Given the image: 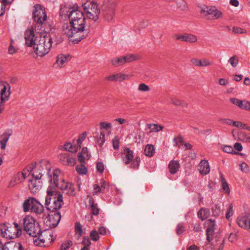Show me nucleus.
Wrapping results in <instances>:
<instances>
[{"mask_svg": "<svg viewBox=\"0 0 250 250\" xmlns=\"http://www.w3.org/2000/svg\"><path fill=\"white\" fill-rule=\"evenodd\" d=\"M105 142V134L103 132H101L99 135L97 136V142L100 147H101Z\"/></svg>", "mask_w": 250, "mask_h": 250, "instance_id": "nucleus-39", "label": "nucleus"}, {"mask_svg": "<svg viewBox=\"0 0 250 250\" xmlns=\"http://www.w3.org/2000/svg\"><path fill=\"white\" fill-rule=\"evenodd\" d=\"M233 206H232V204H230L229 208H228V211L226 214V218L227 219H229V218L233 215Z\"/></svg>", "mask_w": 250, "mask_h": 250, "instance_id": "nucleus-54", "label": "nucleus"}, {"mask_svg": "<svg viewBox=\"0 0 250 250\" xmlns=\"http://www.w3.org/2000/svg\"><path fill=\"white\" fill-rule=\"evenodd\" d=\"M234 126L250 131V126L241 122L235 121Z\"/></svg>", "mask_w": 250, "mask_h": 250, "instance_id": "nucleus-41", "label": "nucleus"}, {"mask_svg": "<svg viewBox=\"0 0 250 250\" xmlns=\"http://www.w3.org/2000/svg\"><path fill=\"white\" fill-rule=\"evenodd\" d=\"M138 89L139 91H140L147 92L150 90V88L145 83H142L139 85Z\"/></svg>", "mask_w": 250, "mask_h": 250, "instance_id": "nucleus-50", "label": "nucleus"}, {"mask_svg": "<svg viewBox=\"0 0 250 250\" xmlns=\"http://www.w3.org/2000/svg\"><path fill=\"white\" fill-rule=\"evenodd\" d=\"M129 76L128 74L118 73L105 77V79L110 82L121 83L124 81L128 80Z\"/></svg>", "mask_w": 250, "mask_h": 250, "instance_id": "nucleus-17", "label": "nucleus"}, {"mask_svg": "<svg viewBox=\"0 0 250 250\" xmlns=\"http://www.w3.org/2000/svg\"><path fill=\"white\" fill-rule=\"evenodd\" d=\"M199 172L202 175H206L210 171V167L208 161L202 160L198 166Z\"/></svg>", "mask_w": 250, "mask_h": 250, "instance_id": "nucleus-22", "label": "nucleus"}, {"mask_svg": "<svg viewBox=\"0 0 250 250\" xmlns=\"http://www.w3.org/2000/svg\"><path fill=\"white\" fill-rule=\"evenodd\" d=\"M22 208L25 212L30 210L37 214H40L44 211L43 206L33 197H29L25 200L23 203Z\"/></svg>", "mask_w": 250, "mask_h": 250, "instance_id": "nucleus-9", "label": "nucleus"}, {"mask_svg": "<svg viewBox=\"0 0 250 250\" xmlns=\"http://www.w3.org/2000/svg\"><path fill=\"white\" fill-rule=\"evenodd\" d=\"M45 206L50 212L58 211L63 205L62 195L59 194L57 196L54 190L47 189Z\"/></svg>", "mask_w": 250, "mask_h": 250, "instance_id": "nucleus-5", "label": "nucleus"}, {"mask_svg": "<svg viewBox=\"0 0 250 250\" xmlns=\"http://www.w3.org/2000/svg\"><path fill=\"white\" fill-rule=\"evenodd\" d=\"M149 22L147 20H143L140 24V27L142 29L146 28L147 26L148 25Z\"/></svg>", "mask_w": 250, "mask_h": 250, "instance_id": "nucleus-64", "label": "nucleus"}, {"mask_svg": "<svg viewBox=\"0 0 250 250\" xmlns=\"http://www.w3.org/2000/svg\"><path fill=\"white\" fill-rule=\"evenodd\" d=\"M220 121L224 124H228L233 126H234V123L235 122L231 119L227 118L221 119Z\"/></svg>", "mask_w": 250, "mask_h": 250, "instance_id": "nucleus-58", "label": "nucleus"}, {"mask_svg": "<svg viewBox=\"0 0 250 250\" xmlns=\"http://www.w3.org/2000/svg\"><path fill=\"white\" fill-rule=\"evenodd\" d=\"M60 173L59 169H55L52 171V181L50 183V185L47 189L54 190L56 188L63 191V192L71 196H74L76 194L74 185L67 183L64 179H62L60 183L58 182V175Z\"/></svg>", "mask_w": 250, "mask_h": 250, "instance_id": "nucleus-4", "label": "nucleus"}, {"mask_svg": "<svg viewBox=\"0 0 250 250\" xmlns=\"http://www.w3.org/2000/svg\"><path fill=\"white\" fill-rule=\"evenodd\" d=\"M155 153V148L153 145L147 144L145 148L144 154L149 157H151Z\"/></svg>", "mask_w": 250, "mask_h": 250, "instance_id": "nucleus-28", "label": "nucleus"}, {"mask_svg": "<svg viewBox=\"0 0 250 250\" xmlns=\"http://www.w3.org/2000/svg\"><path fill=\"white\" fill-rule=\"evenodd\" d=\"M22 245L18 242L10 241L5 243L4 245L3 250H23Z\"/></svg>", "mask_w": 250, "mask_h": 250, "instance_id": "nucleus-21", "label": "nucleus"}, {"mask_svg": "<svg viewBox=\"0 0 250 250\" xmlns=\"http://www.w3.org/2000/svg\"><path fill=\"white\" fill-rule=\"evenodd\" d=\"M237 223L243 229H250V217L246 215L238 217L237 219Z\"/></svg>", "mask_w": 250, "mask_h": 250, "instance_id": "nucleus-20", "label": "nucleus"}, {"mask_svg": "<svg viewBox=\"0 0 250 250\" xmlns=\"http://www.w3.org/2000/svg\"><path fill=\"white\" fill-rule=\"evenodd\" d=\"M183 41L190 43H194L197 41V38L196 36L192 34H184Z\"/></svg>", "mask_w": 250, "mask_h": 250, "instance_id": "nucleus-33", "label": "nucleus"}, {"mask_svg": "<svg viewBox=\"0 0 250 250\" xmlns=\"http://www.w3.org/2000/svg\"><path fill=\"white\" fill-rule=\"evenodd\" d=\"M214 229H207L206 235L207 240L210 242L212 240V237L214 234Z\"/></svg>", "mask_w": 250, "mask_h": 250, "instance_id": "nucleus-52", "label": "nucleus"}, {"mask_svg": "<svg viewBox=\"0 0 250 250\" xmlns=\"http://www.w3.org/2000/svg\"><path fill=\"white\" fill-rule=\"evenodd\" d=\"M229 62L233 67H235L238 63V59L236 56H233L229 58Z\"/></svg>", "mask_w": 250, "mask_h": 250, "instance_id": "nucleus-47", "label": "nucleus"}, {"mask_svg": "<svg viewBox=\"0 0 250 250\" xmlns=\"http://www.w3.org/2000/svg\"><path fill=\"white\" fill-rule=\"evenodd\" d=\"M124 59L123 57L114 58L111 60V62L113 65L118 66L125 63Z\"/></svg>", "mask_w": 250, "mask_h": 250, "instance_id": "nucleus-35", "label": "nucleus"}, {"mask_svg": "<svg viewBox=\"0 0 250 250\" xmlns=\"http://www.w3.org/2000/svg\"><path fill=\"white\" fill-rule=\"evenodd\" d=\"M61 213L59 211L50 212L44 220V223L49 228H54L59 224L61 220Z\"/></svg>", "mask_w": 250, "mask_h": 250, "instance_id": "nucleus-13", "label": "nucleus"}, {"mask_svg": "<svg viewBox=\"0 0 250 250\" xmlns=\"http://www.w3.org/2000/svg\"><path fill=\"white\" fill-rule=\"evenodd\" d=\"M123 58L125 63L131 62L136 59L135 56L132 54L125 56Z\"/></svg>", "mask_w": 250, "mask_h": 250, "instance_id": "nucleus-57", "label": "nucleus"}, {"mask_svg": "<svg viewBox=\"0 0 250 250\" xmlns=\"http://www.w3.org/2000/svg\"><path fill=\"white\" fill-rule=\"evenodd\" d=\"M220 178L222 182V187L223 190H224L226 193L229 194L230 192V190L229 187V185L226 182L225 179L223 177L222 173H220Z\"/></svg>", "mask_w": 250, "mask_h": 250, "instance_id": "nucleus-34", "label": "nucleus"}, {"mask_svg": "<svg viewBox=\"0 0 250 250\" xmlns=\"http://www.w3.org/2000/svg\"><path fill=\"white\" fill-rule=\"evenodd\" d=\"M21 175L20 173H18L9 182L8 187H14L18 184L21 182Z\"/></svg>", "mask_w": 250, "mask_h": 250, "instance_id": "nucleus-32", "label": "nucleus"}, {"mask_svg": "<svg viewBox=\"0 0 250 250\" xmlns=\"http://www.w3.org/2000/svg\"><path fill=\"white\" fill-rule=\"evenodd\" d=\"M170 101L173 104L176 106H182L183 107H187L188 105L187 103L183 102L182 101L178 99L171 98Z\"/></svg>", "mask_w": 250, "mask_h": 250, "instance_id": "nucleus-36", "label": "nucleus"}, {"mask_svg": "<svg viewBox=\"0 0 250 250\" xmlns=\"http://www.w3.org/2000/svg\"><path fill=\"white\" fill-rule=\"evenodd\" d=\"M242 109L250 111V102L248 101L244 102Z\"/></svg>", "mask_w": 250, "mask_h": 250, "instance_id": "nucleus-63", "label": "nucleus"}, {"mask_svg": "<svg viewBox=\"0 0 250 250\" xmlns=\"http://www.w3.org/2000/svg\"><path fill=\"white\" fill-rule=\"evenodd\" d=\"M86 136V133L85 132H83L82 134L79 135V138L77 140V145H76L78 146H79V148H81L82 143L85 138Z\"/></svg>", "mask_w": 250, "mask_h": 250, "instance_id": "nucleus-49", "label": "nucleus"}, {"mask_svg": "<svg viewBox=\"0 0 250 250\" xmlns=\"http://www.w3.org/2000/svg\"><path fill=\"white\" fill-rule=\"evenodd\" d=\"M176 1L177 5L181 9H184L186 7V2L184 0H174Z\"/></svg>", "mask_w": 250, "mask_h": 250, "instance_id": "nucleus-60", "label": "nucleus"}, {"mask_svg": "<svg viewBox=\"0 0 250 250\" xmlns=\"http://www.w3.org/2000/svg\"><path fill=\"white\" fill-rule=\"evenodd\" d=\"M191 62L195 66L200 67L208 66L211 64L210 61L207 59L199 60L196 58H193L191 60Z\"/></svg>", "mask_w": 250, "mask_h": 250, "instance_id": "nucleus-24", "label": "nucleus"}, {"mask_svg": "<svg viewBox=\"0 0 250 250\" xmlns=\"http://www.w3.org/2000/svg\"><path fill=\"white\" fill-rule=\"evenodd\" d=\"M40 180L41 179H36V178H34V179L29 180L28 187L32 193H37L41 188L42 184L40 181Z\"/></svg>", "mask_w": 250, "mask_h": 250, "instance_id": "nucleus-19", "label": "nucleus"}, {"mask_svg": "<svg viewBox=\"0 0 250 250\" xmlns=\"http://www.w3.org/2000/svg\"><path fill=\"white\" fill-rule=\"evenodd\" d=\"M75 232L76 234L78 235V237H80L82 235V227L79 222H76L75 224Z\"/></svg>", "mask_w": 250, "mask_h": 250, "instance_id": "nucleus-42", "label": "nucleus"}, {"mask_svg": "<svg viewBox=\"0 0 250 250\" xmlns=\"http://www.w3.org/2000/svg\"><path fill=\"white\" fill-rule=\"evenodd\" d=\"M64 149L70 152L75 153L79 149L76 145H72L70 143H67L64 145Z\"/></svg>", "mask_w": 250, "mask_h": 250, "instance_id": "nucleus-30", "label": "nucleus"}, {"mask_svg": "<svg viewBox=\"0 0 250 250\" xmlns=\"http://www.w3.org/2000/svg\"><path fill=\"white\" fill-rule=\"evenodd\" d=\"M22 224L24 230L31 236L38 237L40 241L42 243L46 242V239L44 236L46 235L45 233L41 231V229L38 223H36L35 219L30 215L26 216L22 220Z\"/></svg>", "mask_w": 250, "mask_h": 250, "instance_id": "nucleus-3", "label": "nucleus"}, {"mask_svg": "<svg viewBox=\"0 0 250 250\" xmlns=\"http://www.w3.org/2000/svg\"><path fill=\"white\" fill-rule=\"evenodd\" d=\"M82 6L85 17L89 20H92L94 22H97L99 19L100 9L96 2L90 0L83 3Z\"/></svg>", "mask_w": 250, "mask_h": 250, "instance_id": "nucleus-8", "label": "nucleus"}, {"mask_svg": "<svg viewBox=\"0 0 250 250\" xmlns=\"http://www.w3.org/2000/svg\"><path fill=\"white\" fill-rule=\"evenodd\" d=\"M21 228L17 223H13V225L4 223L0 224V235L7 239H12L19 237L21 234Z\"/></svg>", "mask_w": 250, "mask_h": 250, "instance_id": "nucleus-6", "label": "nucleus"}, {"mask_svg": "<svg viewBox=\"0 0 250 250\" xmlns=\"http://www.w3.org/2000/svg\"><path fill=\"white\" fill-rule=\"evenodd\" d=\"M124 156L123 157V161L125 165L130 164V167L134 169H137L140 165V158L139 156L136 157L134 159V153L132 150L129 148H126L124 149Z\"/></svg>", "mask_w": 250, "mask_h": 250, "instance_id": "nucleus-10", "label": "nucleus"}, {"mask_svg": "<svg viewBox=\"0 0 250 250\" xmlns=\"http://www.w3.org/2000/svg\"><path fill=\"white\" fill-rule=\"evenodd\" d=\"M148 128L150 129V133L152 132H158L162 130L164 126L159 124H149L147 125Z\"/></svg>", "mask_w": 250, "mask_h": 250, "instance_id": "nucleus-31", "label": "nucleus"}, {"mask_svg": "<svg viewBox=\"0 0 250 250\" xmlns=\"http://www.w3.org/2000/svg\"><path fill=\"white\" fill-rule=\"evenodd\" d=\"M51 166L48 161L42 160L35 166L33 165L27 167V170L30 171L32 176L36 179H48L49 182L52 181L53 173L51 171Z\"/></svg>", "mask_w": 250, "mask_h": 250, "instance_id": "nucleus-2", "label": "nucleus"}, {"mask_svg": "<svg viewBox=\"0 0 250 250\" xmlns=\"http://www.w3.org/2000/svg\"><path fill=\"white\" fill-rule=\"evenodd\" d=\"M185 231V228L182 223L179 224L176 227V231L178 235L182 234Z\"/></svg>", "mask_w": 250, "mask_h": 250, "instance_id": "nucleus-55", "label": "nucleus"}, {"mask_svg": "<svg viewBox=\"0 0 250 250\" xmlns=\"http://www.w3.org/2000/svg\"><path fill=\"white\" fill-rule=\"evenodd\" d=\"M38 38L33 48L36 54L42 57L49 52L52 46V40L49 36L47 35H39Z\"/></svg>", "mask_w": 250, "mask_h": 250, "instance_id": "nucleus-7", "label": "nucleus"}, {"mask_svg": "<svg viewBox=\"0 0 250 250\" xmlns=\"http://www.w3.org/2000/svg\"><path fill=\"white\" fill-rule=\"evenodd\" d=\"M100 126L101 129H108L111 127L112 125L110 123H107L104 122H102L100 123Z\"/></svg>", "mask_w": 250, "mask_h": 250, "instance_id": "nucleus-59", "label": "nucleus"}, {"mask_svg": "<svg viewBox=\"0 0 250 250\" xmlns=\"http://www.w3.org/2000/svg\"><path fill=\"white\" fill-rule=\"evenodd\" d=\"M33 18L39 24H42L46 20L47 16L44 9L40 4H36L33 11Z\"/></svg>", "mask_w": 250, "mask_h": 250, "instance_id": "nucleus-12", "label": "nucleus"}, {"mask_svg": "<svg viewBox=\"0 0 250 250\" xmlns=\"http://www.w3.org/2000/svg\"><path fill=\"white\" fill-rule=\"evenodd\" d=\"M206 224L207 226V229H214L216 226L215 221L212 219H208L206 222Z\"/></svg>", "mask_w": 250, "mask_h": 250, "instance_id": "nucleus-45", "label": "nucleus"}, {"mask_svg": "<svg viewBox=\"0 0 250 250\" xmlns=\"http://www.w3.org/2000/svg\"><path fill=\"white\" fill-rule=\"evenodd\" d=\"M238 140L244 143H250V136H249L246 132L240 131L238 132Z\"/></svg>", "mask_w": 250, "mask_h": 250, "instance_id": "nucleus-29", "label": "nucleus"}, {"mask_svg": "<svg viewBox=\"0 0 250 250\" xmlns=\"http://www.w3.org/2000/svg\"><path fill=\"white\" fill-rule=\"evenodd\" d=\"M76 169L77 172L81 175L85 174L87 171L86 167L83 164L76 166Z\"/></svg>", "mask_w": 250, "mask_h": 250, "instance_id": "nucleus-40", "label": "nucleus"}, {"mask_svg": "<svg viewBox=\"0 0 250 250\" xmlns=\"http://www.w3.org/2000/svg\"><path fill=\"white\" fill-rule=\"evenodd\" d=\"M210 211L207 208H201L197 212L198 217L200 218L202 221L205 220L209 216Z\"/></svg>", "mask_w": 250, "mask_h": 250, "instance_id": "nucleus-27", "label": "nucleus"}, {"mask_svg": "<svg viewBox=\"0 0 250 250\" xmlns=\"http://www.w3.org/2000/svg\"><path fill=\"white\" fill-rule=\"evenodd\" d=\"M1 87L0 93V113L4 109V103L7 101L10 95V87L9 84L5 86L0 85Z\"/></svg>", "mask_w": 250, "mask_h": 250, "instance_id": "nucleus-16", "label": "nucleus"}, {"mask_svg": "<svg viewBox=\"0 0 250 250\" xmlns=\"http://www.w3.org/2000/svg\"><path fill=\"white\" fill-rule=\"evenodd\" d=\"M232 32L234 34H246L247 33V31L239 27L234 26L232 27Z\"/></svg>", "mask_w": 250, "mask_h": 250, "instance_id": "nucleus-46", "label": "nucleus"}, {"mask_svg": "<svg viewBox=\"0 0 250 250\" xmlns=\"http://www.w3.org/2000/svg\"><path fill=\"white\" fill-rule=\"evenodd\" d=\"M59 159L63 165L73 166L76 163V159L71 157L68 153L61 154Z\"/></svg>", "mask_w": 250, "mask_h": 250, "instance_id": "nucleus-18", "label": "nucleus"}, {"mask_svg": "<svg viewBox=\"0 0 250 250\" xmlns=\"http://www.w3.org/2000/svg\"><path fill=\"white\" fill-rule=\"evenodd\" d=\"M211 211L213 216H219L221 213L220 207L217 204L214 205L211 208Z\"/></svg>", "mask_w": 250, "mask_h": 250, "instance_id": "nucleus-38", "label": "nucleus"}, {"mask_svg": "<svg viewBox=\"0 0 250 250\" xmlns=\"http://www.w3.org/2000/svg\"><path fill=\"white\" fill-rule=\"evenodd\" d=\"M88 203L92 213L94 215H98L99 213L100 209L98 208L97 204H95L94 200L92 197L90 198Z\"/></svg>", "mask_w": 250, "mask_h": 250, "instance_id": "nucleus-26", "label": "nucleus"}, {"mask_svg": "<svg viewBox=\"0 0 250 250\" xmlns=\"http://www.w3.org/2000/svg\"><path fill=\"white\" fill-rule=\"evenodd\" d=\"M39 35H41L38 33L35 34L33 27L31 26L28 28L26 30L24 35L25 44L28 46H34L37 40H39Z\"/></svg>", "mask_w": 250, "mask_h": 250, "instance_id": "nucleus-14", "label": "nucleus"}, {"mask_svg": "<svg viewBox=\"0 0 250 250\" xmlns=\"http://www.w3.org/2000/svg\"><path fill=\"white\" fill-rule=\"evenodd\" d=\"M201 13L208 20H217L222 17V13L215 7L204 5L201 7Z\"/></svg>", "mask_w": 250, "mask_h": 250, "instance_id": "nucleus-11", "label": "nucleus"}, {"mask_svg": "<svg viewBox=\"0 0 250 250\" xmlns=\"http://www.w3.org/2000/svg\"><path fill=\"white\" fill-rule=\"evenodd\" d=\"M70 60V56L69 55H64L63 54H59L58 55L57 57V60L55 64L58 65L60 67H62L65 63L68 62Z\"/></svg>", "mask_w": 250, "mask_h": 250, "instance_id": "nucleus-23", "label": "nucleus"}, {"mask_svg": "<svg viewBox=\"0 0 250 250\" xmlns=\"http://www.w3.org/2000/svg\"><path fill=\"white\" fill-rule=\"evenodd\" d=\"M240 168L243 172L248 173L250 171L249 167L245 162H243L240 165Z\"/></svg>", "mask_w": 250, "mask_h": 250, "instance_id": "nucleus-51", "label": "nucleus"}, {"mask_svg": "<svg viewBox=\"0 0 250 250\" xmlns=\"http://www.w3.org/2000/svg\"><path fill=\"white\" fill-rule=\"evenodd\" d=\"M78 8V5H74L69 8H64L61 12L62 16L69 20L68 24H64L63 26V34L74 44L86 38L89 33V28L86 27L85 17Z\"/></svg>", "mask_w": 250, "mask_h": 250, "instance_id": "nucleus-1", "label": "nucleus"}, {"mask_svg": "<svg viewBox=\"0 0 250 250\" xmlns=\"http://www.w3.org/2000/svg\"><path fill=\"white\" fill-rule=\"evenodd\" d=\"M72 242L70 240L68 241L66 243L61 245L60 250H67L70 247L72 246Z\"/></svg>", "mask_w": 250, "mask_h": 250, "instance_id": "nucleus-56", "label": "nucleus"}, {"mask_svg": "<svg viewBox=\"0 0 250 250\" xmlns=\"http://www.w3.org/2000/svg\"><path fill=\"white\" fill-rule=\"evenodd\" d=\"M113 148L118 150L119 148L120 140L118 136H115L112 141Z\"/></svg>", "mask_w": 250, "mask_h": 250, "instance_id": "nucleus-44", "label": "nucleus"}, {"mask_svg": "<svg viewBox=\"0 0 250 250\" xmlns=\"http://www.w3.org/2000/svg\"><path fill=\"white\" fill-rule=\"evenodd\" d=\"M10 134H3L2 136L3 138L0 141V148L2 149H4L6 145V143L8 141Z\"/></svg>", "mask_w": 250, "mask_h": 250, "instance_id": "nucleus-37", "label": "nucleus"}, {"mask_svg": "<svg viewBox=\"0 0 250 250\" xmlns=\"http://www.w3.org/2000/svg\"><path fill=\"white\" fill-rule=\"evenodd\" d=\"M116 5L113 2L104 4L102 8V14L107 21H111L114 16Z\"/></svg>", "mask_w": 250, "mask_h": 250, "instance_id": "nucleus-15", "label": "nucleus"}, {"mask_svg": "<svg viewBox=\"0 0 250 250\" xmlns=\"http://www.w3.org/2000/svg\"><path fill=\"white\" fill-rule=\"evenodd\" d=\"M180 167V164L177 161L172 160L168 164V169L171 174H174L177 172Z\"/></svg>", "mask_w": 250, "mask_h": 250, "instance_id": "nucleus-25", "label": "nucleus"}, {"mask_svg": "<svg viewBox=\"0 0 250 250\" xmlns=\"http://www.w3.org/2000/svg\"><path fill=\"white\" fill-rule=\"evenodd\" d=\"M222 149L224 152L230 154H236L237 152H236L234 151L233 148L230 146H224L222 147Z\"/></svg>", "mask_w": 250, "mask_h": 250, "instance_id": "nucleus-43", "label": "nucleus"}, {"mask_svg": "<svg viewBox=\"0 0 250 250\" xmlns=\"http://www.w3.org/2000/svg\"><path fill=\"white\" fill-rule=\"evenodd\" d=\"M90 239L94 241H97L99 238V233L95 230H92L90 232Z\"/></svg>", "mask_w": 250, "mask_h": 250, "instance_id": "nucleus-48", "label": "nucleus"}, {"mask_svg": "<svg viewBox=\"0 0 250 250\" xmlns=\"http://www.w3.org/2000/svg\"><path fill=\"white\" fill-rule=\"evenodd\" d=\"M97 170L100 173H103L104 170V165L102 162H98L96 165Z\"/></svg>", "mask_w": 250, "mask_h": 250, "instance_id": "nucleus-61", "label": "nucleus"}, {"mask_svg": "<svg viewBox=\"0 0 250 250\" xmlns=\"http://www.w3.org/2000/svg\"><path fill=\"white\" fill-rule=\"evenodd\" d=\"M82 244L84 246L83 247L89 248V247L90 246L91 243L88 237L84 236L83 238Z\"/></svg>", "mask_w": 250, "mask_h": 250, "instance_id": "nucleus-53", "label": "nucleus"}, {"mask_svg": "<svg viewBox=\"0 0 250 250\" xmlns=\"http://www.w3.org/2000/svg\"><path fill=\"white\" fill-rule=\"evenodd\" d=\"M80 153H82V154L86 156V158L87 160L89 159L90 157V155L88 153V149L87 147H84L82 149V151Z\"/></svg>", "mask_w": 250, "mask_h": 250, "instance_id": "nucleus-62", "label": "nucleus"}]
</instances>
